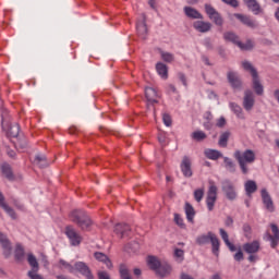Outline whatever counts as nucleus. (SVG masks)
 <instances>
[{"label": "nucleus", "instance_id": "nucleus-58", "mask_svg": "<svg viewBox=\"0 0 279 279\" xmlns=\"http://www.w3.org/2000/svg\"><path fill=\"white\" fill-rule=\"evenodd\" d=\"M97 276H98V279H110V275L106 271H98Z\"/></svg>", "mask_w": 279, "mask_h": 279}, {"label": "nucleus", "instance_id": "nucleus-40", "mask_svg": "<svg viewBox=\"0 0 279 279\" xmlns=\"http://www.w3.org/2000/svg\"><path fill=\"white\" fill-rule=\"evenodd\" d=\"M223 162L226 169H228L230 173H236V165L234 163V161H232V159L223 157Z\"/></svg>", "mask_w": 279, "mask_h": 279}, {"label": "nucleus", "instance_id": "nucleus-50", "mask_svg": "<svg viewBox=\"0 0 279 279\" xmlns=\"http://www.w3.org/2000/svg\"><path fill=\"white\" fill-rule=\"evenodd\" d=\"M126 247H129V250H132L133 252H138L141 246H140L138 242L133 241V242L129 243L126 245Z\"/></svg>", "mask_w": 279, "mask_h": 279}, {"label": "nucleus", "instance_id": "nucleus-13", "mask_svg": "<svg viewBox=\"0 0 279 279\" xmlns=\"http://www.w3.org/2000/svg\"><path fill=\"white\" fill-rule=\"evenodd\" d=\"M270 229H271L272 235L271 233H267V238H268V241H270V246L272 248H276L278 247V243H279V228L277 227L276 223H271Z\"/></svg>", "mask_w": 279, "mask_h": 279}, {"label": "nucleus", "instance_id": "nucleus-12", "mask_svg": "<svg viewBox=\"0 0 279 279\" xmlns=\"http://www.w3.org/2000/svg\"><path fill=\"white\" fill-rule=\"evenodd\" d=\"M114 234L120 236V239H124V236H130V232H132V228L128 223H117L113 229Z\"/></svg>", "mask_w": 279, "mask_h": 279}, {"label": "nucleus", "instance_id": "nucleus-36", "mask_svg": "<svg viewBox=\"0 0 279 279\" xmlns=\"http://www.w3.org/2000/svg\"><path fill=\"white\" fill-rule=\"evenodd\" d=\"M27 263L28 265H31L32 270L31 271H38V269H40V266L38 264V259L36 258V256H34V254L29 253L27 255Z\"/></svg>", "mask_w": 279, "mask_h": 279}, {"label": "nucleus", "instance_id": "nucleus-27", "mask_svg": "<svg viewBox=\"0 0 279 279\" xmlns=\"http://www.w3.org/2000/svg\"><path fill=\"white\" fill-rule=\"evenodd\" d=\"M184 12H185V16H187V19H204V15H202V13H199V11H197L196 9H194L192 7H184Z\"/></svg>", "mask_w": 279, "mask_h": 279}, {"label": "nucleus", "instance_id": "nucleus-63", "mask_svg": "<svg viewBox=\"0 0 279 279\" xmlns=\"http://www.w3.org/2000/svg\"><path fill=\"white\" fill-rule=\"evenodd\" d=\"M227 247L230 250V252H236V246L232 242L225 243Z\"/></svg>", "mask_w": 279, "mask_h": 279}, {"label": "nucleus", "instance_id": "nucleus-14", "mask_svg": "<svg viewBox=\"0 0 279 279\" xmlns=\"http://www.w3.org/2000/svg\"><path fill=\"white\" fill-rule=\"evenodd\" d=\"M262 199H263V204H264L266 210H268V213H274L276 210V207L274 206V201L271 199L269 192H267V190H265V189L262 190Z\"/></svg>", "mask_w": 279, "mask_h": 279}, {"label": "nucleus", "instance_id": "nucleus-23", "mask_svg": "<svg viewBox=\"0 0 279 279\" xmlns=\"http://www.w3.org/2000/svg\"><path fill=\"white\" fill-rule=\"evenodd\" d=\"M156 71H157L158 75H160V77H162V80L169 78V68L167 66V64H165L162 62H158L156 64Z\"/></svg>", "mask_w": 279, "mask_h": 279}, {"label": "nucleus", "instance_id": "nucleus-2", "mask_svg": "<svg viewBox=\"0 0 279 279\" xmlns=\"http://www.w3.org/2000/svg\"><path fill=\"white\" fill-rule=\"evenodd\" d=\"M234 158L238 161L242 173L247 175V173H250L247 165H252V162L256 160V153H254L252 149H246L244 153H241V150H235Z\"/></svg>", "mask_w": 279, "mask_h": 279}, {"label": "nucleus", "instance_id": "nucleus-38", "mask_svg": "<svg viewBox=\"0 0 279 279\" xmlns=\"http://www.w3.org/2000/svg\"><path fill=\"white\" fill-rule=\"evenodd\" d=\"M119 274H120L121 279H132V275L130 274V269L128 268V265H125V264H120Z\"/></svg>", "mask_w": 279, "mask_h": 279}, {"label": "nucleus", "instance_id": "nucleus-7", "mask_svg": "<svg viewBox=\"0 0 279 279\" xmlns=\"http://www.w3.org/2000/svg\"><path fill=\"white\" fill-rule=\"evenodd\" d=\"M227 80L233 88V90H242L243 89V80L241 78V75H239L238 72L229 71L227 73Z\"/></svg>", "mask_w": 279, "mask_h": 279}, {"label": "nucleus", "instance_id": "nucleus-62", "mask_svg": "<svg viewBox=\"0 0 279 279\" xmlns=\"http://www.w3.org/2000/svg\"><path fill=\"white\" fill-rule=\"evenodd\" d=\"M234 223V219H232V217H227L226 221H225V226H227V228H232Z\"/></svg>", "mask_w": 279, "mask_h": 279}, {"label": "nucleus", "instance_id": "nucleus-3", "mask_svg": "<svg viewBox=\"0 0 279 279\" xmlns=\"http://www.w3.org/2000/svg\"><path fill=\"white\" fill-rule=\"evenodd\" d=\"M208 243H211L213 254L215 256H219V247L221 245V242L219 241V238H217V234L208 231L207 234H202L196 238L197 245H208Z\"/></svg>", "mask_w": 279, "mask_h": 279}, {"label": "nucleus", "instance_id": "nucleus-35", "mask_svg": "<svg viewBox=\"0 0 279 279\" xmlns=\"http://www.w3.org/2000/svg\"><path fill=\"white\" fill-rule=\"evenodd\" d=\"M205 156H206V158H208L209 160H219V158H222V157H223V155L221 154V151L215 150V149H207V150H205Z\"/></svg>", "mask_w": 279, "mask_h": 279}, {"label": "nucleus", "instance_id": "nucleus-22", "mask_svg": "<svg viewBox=\"0 0 279 279\" xmlns=\"http://www.w3.org/2000/svg\"><path fill=\"white\" fill-rule=\"evenodd\" d=\"M155 274L159 276V278H166V276L171 274V266L169 264H161L158 269L155 270Z\"/></svg>", "mask_w": 279, "mask_h": 279}, {"label": "nucleus", "instance_id": "nucleus-29", "mask_svg": "<svg viewBox=\"0 0 279 279\" xmlns=\"http://www.w3.org/2000/svg\"><path fill=\"white\" fill-rule=\"evenodd\" d=\"M145 96L149 104H158V101L156 100V97H158V93H156V89L151 87H146Z\"/></svg>", "mask_w": 279, "mask_h": 279}, {"label": "nucleus", "instance_id": "nucleus-10", "mask_svg": "<svg viewBox=\"0 0 279 279\" xmlns=\"http://www.w3.org/2000/svg\"><path fill=\"white\" fill-rule=\"evenodd\" d=\"M217 202V185L211 184L207 191L206 204L208 210H214L215 203Z\"/></svg>", "mask_w": 279, "mask_h": 279}, {"label": "nucleus", "instance_id": "nucleus-45", "mask_svg": "<svg viewBox=\"0 0 279 279\" xmlns=\"http://www.w3.org/2000/svg\"><path fill=\"white\" fill-rule=\"evenodd\" d=\"M174 222L177 223V226H179V228H186V225H184V219H182L180 214H174Z\"/></svg>", "mask_w": 279, "mask_h": 279}, {"label": "nucleus", "instance_id": "nucleus-41", "mask_svg": "<svg viewBox=\"0 0 279 279\" xmlns=\"http://www.w3.org/2000/svg\"><path fill=\"white\" fill-rule=\"evenodd\" d=\"M192 138L197 142L206 141L207 135L203 131H195L192 133Z\"/></svg>", "mask_w": 279, "mask_h": 279}, {"label": "nucleus", "instance_id": "nucleus-33", "mask_svg": "<svg viewBox=\"0 0 279 279\" xmlns=\"http://www.w3.org/2000/svg\"><path fill=\"white\" fill-rule=\"evenodd\" d=\"M185 215L187 221H190V223H193L195 219V208H193V205H191L190 203H185Z\"/></svg>", "mask_w": 279, "mask_h": 279}, {"label": "nucleus", "instance_id": "nucleus-53", "mask_svg": "<svg viewBox=\"0 0 279 279\" xmlns=\"http://www.w3.org/2000/svg\"><path fill=\"white\" fill-rule=\"evenodd\" d=\"M243 232L246 238H248L252 234V227L248 223L243 225Z\"/></svg>", "mask_w": 279, "mask_h": 279}, {"label": "nucleus", "instance_id": "nucleus-44", "mask_svg": "<svg viewBox=\"0 0 279 279\" xmlns=\"http://www.w3.org/2000/svg\"><path fill=\"white\" fill-rule=\"evenodd\" d=\"M162 122L167 128H171V125H173V120L169 113L162 114Z\"/></svg>", "mask_w": 279, "mask_h": 279}, {"label": "nucleus", "instance_id": "nucleus-28", "mask_svg": "<svg viewBox=\"0 0 279 279\" xmlns=\"http://www.w3.org/2000/svg\"><path fill=\"white\" fill-rule=\"evenodd\" d=\"M5 201V197H3V194L0 192V206L1 208H3V210H5V213H8L11 216V219H16V213L14 211V209L10 206H8V204L3 203Z\"/></svg>", "mask_w": 279, "mask_h": 279}, {"label": "nucleus", "instance_id": "nucleus-54", "mask_svg": "<svg viewBox=\"0 0 279 279\" xmlns=\"http://www.w3.org/2000/svg\"><path fill=\"white\" fill-rule=\"evenodd\" d=\"M233 258L238 263H241V260H243V258H244L243 251H241V248H239V251L234 254Z\"/></svg>", "mask_w": 279, "mask_h": 279}, {"label": "nucleus", "instance_id": "nucleus-32", "mask_svg": "<svg viewBox=\"0 0 279 279\" xmlns=\"http://www.w3.org/2000/svg\"><path fill=\"white\" fill-rule=\"evenodd\" d=\"M230 136H232V133L230 131H225L220 134L218 145L220 147H228V141H230Z\"/></svg>", "mask_w": 279, "mask_h": 279}, {"label": "nucleus", "instance_id": "nucleus-20", "mask_svg": "<svg viewBox=\"0 0 279 279\" xmlns=\"http://www.w3.org/2000/svg\"><path fill=\"white\" fill-rule=\"evenodd\" d=\"M243 250L246 254H256L260 250V242L253 241L243 244Z\"/></svg>", "mask_w": 279, "mask_h": 279}, {"label": "nucleus", "instance_id": "nucleus-17", "mask_svg": "<svg viewBox=\"0 0 279 279\" xmlns=\"http://www.w3.org/2000/svg\"><path fill=\"white\" fill-rule=\"evenodd\" d=\"M233 16L235 19H238V21L240 23H243V25H246V27H251L252 29H254V27H256V22H254L252 20V17H250V15H244L241 13H234Z\"/></svg>", "mask_w": 279, "mask_h": 279}, {"label": "nucleus", "instance_id": "nucleus-43", "mask_svg": "<svg viewBox=\"0 0 279 279\" xmlns=\"http://www.w3.org/2000/svg\"><path fill=\"white\" fill-rule=\"evenodd\" d=\"M230 106L233 112L236 114V117H239L240 119H243V108H241V106L234 102H231Z\"/></svg>", "mask_w": 279, "mask_h": 279}, {"label": "nucleus", "instance_id": "nucleus-16", "mask_svg": "<svg viewBox=\"0 0 279 279\" xmlns=\"http://www.w3.org/2000/svg\"><path fill=\"white\" fill-rule=\"evenodd\" d=\"M94 258L96 260H98V263H104V265H106L107 269H112V267H113L112 260L105 253H102V252H95L94 253Z\"/></svg>", "mask_w": 279, "mask_h": 279}, {"label": "nucleus", "instance_id": "nucleus-34", "mask_svg": "<svg viewBox=\"0 0 279 279\" xmlns=\"http://www.w3.org/2000/svg\"><path fill=\"white\" fill-rule=\"evenodd\" d=\"M223 38L227 43H232L233 45H236L238 47H239V43H241V40H239V37L236 36V34H234L233 32L225 33Z\"/></svg>", "mask_w": 279, "mask_h": 279}, {"label": "nucleus", "instance_id": "nucleus-39", "mask_svg": "<svg viewBox=\"0 0 279 279\" xmlns=\"http://www.w3.org/2000/svg\"><path fill=\"white\" fill-rule=\"evenodd\" d=\"M1 246L3 248L4 258H10V256H12V244L10 243V240L2 242Z\"/></svg>", "mask_w": 279, "mask_h": 279}, {"label": "nucleus", "instance_id": "nucleus-30", "mask_svg": "<svg viewBox=\"0 0 279 279\" xmlns=\"http://www.w3.org/2000/svg\"><path fill=\"white\" fill-rule=\"evenodd\" d=\"M136 29H137V36H140L142 40H147V34H148L147 23H137Z\"/></svg>", "mask_w": 279, "mask_h": 279}, {"label": "nucleus", "instance_id": "nucleus-19", "mask_svg": "<svg viewBox=\"0 0 279 279\" xmlns=\"http://www.w3.org/2000/svg\"><path fill=\"white\" fill-rule=\"evenodd\" d=\"M243 3L248 10H251V12H253V14L258 15L260 12H263V9H260V3H258L256 0H243Z\"/></svg>", "mask_w": 279, "mask_h": 279}, {"label": "nucleus", "instance_id": "nucleus-9", "mask_svg": "<svg viewBox=\"0 0 279 279\" xmlns=\"http://www.w3.org/2000/svg\"><path fill=\"white\" fill-rule=\"evenodd\" d=\"M180 167L184 178H193V161L189 156H183Z\"/></svg>", "mask_w": 279, "mask_h": 279}, {"label": "nucleus", "instance_id": "nucleus-60", "mask_svg": "<svg viewBox=\"0 0 279 279\" xmlns=\"http://www.w3.org/2000/svg\"><path fill=\"white\" fill-rule=\"evenodd\" d=\"M7 118H8V110L2 108L1 109V119H2L1 125H3V123H5Z\"/></svg>", "mask_w": 279, "mask_h": 279}, {"label": "nucleus", "instance_id": "nucleus-21", "mask_svg": "<svg viewBox=\"0 0 279 279\" xmlns=\"http://www.w3.org/2000/svg\"><path fill=\"white\" fill-rule=\"evenodd\" d=\"M244 189L247 197H252V195L258 191V185L256 184V181L248 180L245 182Z\"/></svg>", "mask_w": 279, "mask_h": 279}, {"label": "nucleus", "instance_id": "nucleus-25", "mask_svg": "<svg viewBox=\"0 0 279 279\" xmlns=\"http://www.w3.org/2000/svg\"><path fill=\"white\" fill-rule=\"evenodd\" d=\"M1 172L9 180L10 182H13L14 180V172L12 171V166L10 163H3L1 166Z\"/></svg>", "mask_w": 279, "mask_h": 279}, {"label": "nucleus", "instance_id": "nucleus-52", "mask_svg": "<svg viewBox=\"0 0 279 279\" xmlns=\"http://www.w3.org/2000/svg\"><path fill=\"white\" fill-rule=\"evenodd\" d=\"M219 232H220V236H221L222 241H225V243L230 242V238L228 235V232L225 231V229H219Z\"/></svg>", "mask_w": 279, "mask_h": 279}, {"label": "nucleus", "instance_id": "nucleus-11", "mask_svg": "<svg viewBox=\"0 0 279 279\" xmlns=\"http://www.w3.org/2000/svg\"><path fill=\"white\" fill-rule=\"evenodd\" d=\"M65 234L71 241V245H80V243H82V235H80L72 226L65 227Z\"/></svg>", "mask_w": 279, "mask_h": 279}, {"label": "nucleus", "instance_id": "nucleus-59", "mask_svg": "<svg viewBox=\"0 0 279 279\" xmlns=\"http://www.w3.org/2000/svg\"><path fill=\"white\" fill-rule=\"evenodd\" d=\"M226 123H227L226 119H225L223 117H221V118L217 121L216 125H217V128H226Z\"/></svg>", "mask_w": 279, "mask_h": 279}, {"label": "nucleus", "instance_id": "nucleus-8", "mask_svg": "<svg viewBox=\"0 0 279 279\" xmlns=\"http://www.w3.org/2000/svg\"><path fill=\"white\" fill-rule=\"evenodd\" d=\"M74 269L77 271V274H81V276H84L86 279H95V275H93V270H90V267L87 266L84 262H76L74 264Z\"/></svg>", "mask_w": 279, "mask_h": 279}, {"label": "nucleus", "instance_id": "nucleus-42", "mask_svg": "<svg viewBox=\"0 0 279 279\" xmlns=\"http://www.w3.org/2000/svg\"><path fill=\"white\" fill-rule=\"evenodd\" d=\"M238 47L241 48L242 51H252V49H254V44L248 39L245 44L241 41L238 43Z\"/></svg>", "mask_w": 279, "mask_h": 279}, {"label": "nucleus", "instance_id": "nucleus-49", "mask_svg": "<svg viewBox=\"0 0 279 279\" xmlns=\"http://www.w3.org/2000/svg\"><path fill=\"white\" fill-rule=\"evenodd\" d=\"M27 276L31 279H44L43 276L38 275V270H29Z\"/></svg>", "mask_w": 279, "mask_h": 279}, {"label": "nucleus", "instance_id": "nucleus-24", "mask_svg": "<svg viewBox=\"0 0 279 279\" xmlns=\"http://www.w3.org/2000/svg\"><path fill=\"white\" fill-rule=\"evenodd\" d=\"M34 162L40 169H47V167H49V161L47 160V156L46 155L37 154L35 156Z\"/></svg>", "mask_w": 279, "mask_h": 279}, {"label": "nucleus", "instance_id": "nucleus-51", "mask_svg": "<svg viewBox=\"0 0 279 279\" xmlns=\"http://www.w3.org/2000/svg\"><path fill=\"white\" fill-rule=\"evenodd\" d=\"M222 3L230 5L231 8H239V0H221Z\"/></svg>", "mask_w": 279, "mask_h": 279}, {"label": "nucleus", "instance_id": "nucleus-46", "mask_svg": "<svg viewBox=\"0 0 279 279\" xmlns=\"http://www.w3.org/2000/svg\"><path fill=\"white\" fill-rule=\"evenodd\" d=\"M194 199L196 202H202V199H204V189H198L194 191Z\"/></svg>", "mask_w": 279, "mask_h": 279}, {"label": "nucleus", "instance_id": "nucleus-18", "mask_svg": "<svg viewBox=\"0 0 279 279\" xmlns=\"http://www.w3.org/2000/svg\"><path fill=\"white\" fill-rule=\"evenodd\" d=\"M194 29L196 32H201V34H206V32H210L213 24L210 22L196 21L193 23Z\"/></svg>", "mask_w": 279, "mask_h": 279}, {"label": "nucleus", "instance_id": "nucleus-47", "mask_svg": "<svg viewBox=\"0 0 279 279\" xmlns=\"http://www.w3.org/2000/svg\"><path fill=\"white\" fill-rule=\"evenodd\" d=\"M203 45L208 51H213V49H215V46L213 45V39H210V37H206L203 41Z\"/></svg>", "mask_w": 279, "mask_h": 279}, {"label": "nucleus", "instance_id": "nucleus-64", "mask_svg": "<svg viewBox=\"0 0 279 279\" xmlns=\"http://www.w3.org/2000/svg\"><path fill=\"white\" fill-rule=\"evenodd\" d=\"M203 125L205 130H213V122L210 120H206Z\"/></svg>", "mask_w": 279, "mask_h": 279}, {"label": "nucleus", "instance_id": "nucleus-56", "mask_svg": "<svg viewBox=\"0 0 279 279\" xmlns=\"http://www.w3.org/2000/svg\"><path fill=\"white\" fill-rule=\"evenodd\" d=\"M178 77L182 82L183 86H189V83L186 82V75H184V73L180 72Z\"/></svg>", "mask_w": 279, "mask_h": 279}, {"label": "nucleus", "instance_id": "nucleus-61", "mask_svg": "<svg viewBox=\"0 0 279 279\" xmlns=\"http://www.w3.org/2000/svg\"><path fill=\"white\" fill-rule=\"evenodd\" d=\"M158 141H159V143H160V145H161L162 147H165V145H167V137H166L165 135L159 134V135H158Z\"/></svg>", "mask_w": 279, "mask_h": 279}, {"label": "nucleus", "instance_id": "nucleus-6", "mask_svg": "<svg viewBox=\"0 0 279 279\" xmlns=\"http://www.w3.org/2000/svg\"><path fill=\"white\" fill-rule=\"evenodd\" d=\"M205 12L210 21H214L215 25L218 27L223 26V17L221 16V13L218 12L213 5L205 4Z\"/></svg>", "mask_w": 279, "mask_h": 279}, {"label": "nucleus", "instance_id": "nucleus-4", "mask_svg": "<svg viewBox=\"0 0 279 279\" xmlns=\"http://www.w3.org/2000/svg\"><path fill=\"white\" fill-rule=\"evenodd\" d=\"M242 66H243L244 71H248V73H251V75L253 77V90H255V93L258 96H262L263 93H265V87L260 83V77L258 76V71L256 70V68H254V65H252V63L250 61H243Z\"/></svg>", "mask_w": 279, "mask_h": 279}, {"label": "nucleus", "instance_id": "nucleus-31", "mask_svg": "<svg viewBox=\"0 0 279 279\" xmlns=\"http://www.w3.org/2000/svg\"><path fill=\"white\" fill-rule=\"evenodd\" d=\"M14 258L17 263H22V260L25 258V248H23V245L16 244L14 251Z\"/></svg>", "mask_w": 279, "mask_h": 279}, {"label": "nucleus", "instance_id": "nucleus-1", "mask_svg": "<svg viewBox=\"0 0 279 279\" xmlns=\"http://www.w3.org/2000/svg\"><path fill=\"white\" fill-rule=\"evenodd\" d=\"M71 221L76 223V226L83 230V232L90 231V227L93 226V220L86 214V211L82 209H75L70 214Z\"/></svg>", "mask_w": 279, "mask_h": 279}, {"label": "nucleus", "instance_id": "nucleus-26", "mask_svg": "<svg viewBox=\"0 0 279 279\" xmlns=\"http://www.w3.org/2000/svg\"><path fill=\"white\" fill-rule=\"evenodd\" d=\"M147 265L149 269L156 272V270L162 265V263H160V259H158V257L149 255L147 257Z\"/></svg>", "mask_w": 279, "mask_h": 279}, {"label": "nucleus", "instance_id": "nucleus-5", "mask_svg": "<svg viewBox=\"0 0 279 279\" xmlns=\"http://www.w3.org/2000/svg\"><path fill=\"white\" fill-rule=\"evenodd\" d=\"M222 193L229 199V202H234L236 199V189L234 187V183L232 181L226 179L221 182Z\"/></svg>", "mask_w": 279, "mask_h": 279}, {"label": "nucleus", "instance_id": "nucleus-37", "mask_svg": "<svg viewBox=\"0 0 279 279\" xmlns=\"http://www.w3.org/2000/svg\"><path fill=\"white\" fill-rule=\"evenodd\" d=\"M20 132H21V125H19V123H14L10 126L9 132L7 133V136H10L11 138H19Z\"/></svg>", "mask_w": 279, "mask_h": 279}, {"label": "nucleus", "instance_id": "nucleus-55", "mask_svg": "<svg viewBox=\"0 0 279 279\" xmlns=\"http://www.w3.org/2000/svg\"><path fill=\"white\" fill-rule=\"evenodd\" d=\"M15 147H20V149H25L27 147V141L25 140H17Z\"/></svg>", "mask_w": 279, "mask_h": 279}, {"label": "nucleus", "instance_id": "nucleus-15", "mask_svg": "<svg viewBox=\"0 0 279 279\" xmlns=\"http://www.w3.org/2000/svg\"><path fill=\"white\" fill-rule=\"evenodd\" d=\"M254 92H252L251 89H246L244 92V98H243V108L247 111L252 110V108H254Z\"/></svg>", "mask_w": 279, "mask_h": 279}, {"label": "nucleus", "instance_id": "nucleus-57", "mask_svg": "<svg viewBox=\"0 0 279 279\" xmlns=\"http://www.w3.org/2000/svg\"><path fill=\"white\" fill-rule=\"evenodd\" d=\"M174 256L177 258H184V251L182 248H175L174 250Z\"/></svg>", "mask_w": 279, "mask_h": 279}, {"label": "nucleus", "instance_id": "nucleus-48", "mask_svg": "<svg viewBox=\"0 0 279 279\" xmlns=\"http://www.w3.org/2000/svg\"><path fill=\"white\" fill-rule=\"evenodd\" d=\"M163 62H173V56L170 52L161 51Z\"/></svg>", "mask_w": 279, "mask_h": 279}]
</instances>
